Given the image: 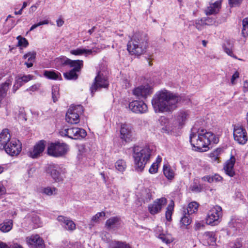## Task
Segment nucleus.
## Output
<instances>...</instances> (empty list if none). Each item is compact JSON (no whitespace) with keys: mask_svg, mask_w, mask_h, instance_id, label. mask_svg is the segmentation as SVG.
Instances as JSON below:
<instances>
[{"mask_svg":"<svg viewBox=\"0 0 248 248\" xmlns=\"http://www.w3.org/2000/svg\"><path fill=\"white\" fill-rule=\"evenodd\" d=\"M16 39L18 40V46L26 47L29 45L28 41L25 38L19 35Z\"/></svg>","mask_w":248,"mask_h":248,"instance_id":"obj_42","label":"nucleus"},{"mask_svg":"<svg viewBox=\"0 0 248 248\" xmlns=\"http://www.w3.org/2000/svg\"><path fill=\"white\" fill-rule=\"evenodd\" d=\"M120 138L126 142H129L133 139L132 127L130 124H122L120 128Z\"/></svg>","mask_w":248,"mask_h":248,"instance_id":"obj_15","label":"nucleus"},{"mask_svg":"<svg viewBox=\"0 0 248 248\" xmlns=\"http://www.w3.org/2000/svg\"><path fill=\"white\" fill-rule=\"evenodd\" d=\"M223 152V149L221 148H218L209 154V157L211 158L212 161L219 162V155Z\"/></svg>","mask_w":248,"mask_h":248,"instance_id":"obj_28","label":"nucleus"},{"mask_svg":"<svg viewBox=\"0 0 248 248\" xmlns=\"http://www.w3.org/2000/svg\"><path fill=\"white\" fill-rule=\"evenodd\" d=\"M43 75L44 77L49 79L57 80L61 78L60 73L54 70H44Z\"/></svg>","mask_w":248,"mask_h":248,"instance_id":"obj_26","label":"nucleus"},{"mask_svg":"<svg viewBox=\"0 0 248 248\" xmlns=\"http://www.w3.org/2000/svg\"><path fill=\"white\" fill-rule=\"evenodd\" d=\"M120 220V218L118 217H111L106 221V226L108 229L114 228L118 225Z\"/></svg>","mask_w":248,"mask_h":248,"instance_id":"obj_27","label":"nucleus"},{"mask_svg":"<svg viewBox=\"0 0 248 248\" xmlns=\"http://www.w3.org/2000/svg\"><path fill=\"white\" fill-rule=\"evenodd\" d=\"M6 189L5 187L1 184H0V198L5 193Z\"/></svg>","mask_w":248,"mask_h":248,"instance_id":"obj_57","label":"nucleus"},{"mask_svg":"<svg viewBox=\"0 0 248 248\" xmlns=\"http://www.w3.org/2000/svg\"><path fill=\"white\" fill-rule=\"evenodd\" d=\"M51 93L53 101L55 103L58 100L60 97L59 88L58 86L56 85L52 86Z\"/></svg>","mask_w":248,"mask_h":248,"instance_id":"obj_37","label":"nucleus"},{"mask_svg":"<svg viewBox=\"0 0 248 248\" xmlns=\"http://www.w3.org/2000/svg\"><path fill=\"white\" fill-rule=\"evenodd\" d=\"M109 248H130V247L125 242L114 241L110 244Z\"/></svg>","mask_w":248,"mask_h":248,"instance_id":"obj_36","label":"nucleus"},{"mask_svg":"<svg viewBox=\"0 0 248 248\" xmlns=\"http://www.w3.org/2000/svg\"><path fill=\"white\" fill-rule=\"evenodd\" d=\"M98 50L99 49H96L94 50V49H87L85 48H78L76 49L71 50L70 51V53L74 55H82L84 54L86 55H90L92 54L93 52L97 53V50Z\"/></svg>","mask_w":248,"mask_h":248,"instance_id":"obj_24","label":"nucleus"},{"mask_svg":"<svg viewBox=\"0 0 248 248\" xmlns=\"http://www.w3.org/2000/svg\"><path fill=\"white\" fill-rule=\"evenodd\" d=\"M227 46L224 45L223 46L224 51L230 56L237 59V57L233 54L232 52V48L233 47V45L231 42L230 41L228 40L226 41Z\"/></svg>","mask_w":248,"mask_h":248,"instance_id":"obj_30","label":"nucleus"},{"mask_svg":"<svg viewBox=\"0 0 248 248\" xmlns=\"http://www.w3.org/2000/svg\"><path fill=\"white\" fill-rule=\"evenodd\" d=\"M13 221L12 219H6L0 224V231L2 232H9L13 228Z\"/></svg>","mask_w":248,"mask_h":248,"instance_id":"obj_25","label":"nucleus"},{"mask_svg":"<svg viewBox=\"0 0 248 248\" xmlns=\"http://www.w3.org/2000/svg\"><path fill=\"white\" fill-rule=\"evenodd\" d=\"M12 140L9 130H3L0 133V149L3 150Z\"/></svg>","mask_w":248,"mask_h":248,"instance_id":"obj_21","label":"nucleus"},{"mask_svg":"<svg viewBox=\"0 0 248 248\" xmlns=\"http://www.w3.org/2000/svg\"><path fill=\"white\" fill-rule=\"evenodd\" d=\"M242 33L244 37L248 36V18H246L243 20V29Z\"/></svg>","mask_w":248,"mask_h":248,"instance_id":"obj_41","label":"nucleus"},{"mask_svg":"<svg viewBox=\"0 0 248 248\" xmlns=\"http://www.w3.org/2000/svg\"><path fill=\"white\" fill-rule=\"evenodd\" d=\"M105 213L104 212H98L93 217L92 220L93 222H96L98 219L101 217H104Z\"/></svg>","mask_w":248,"mask_h":248,"instance_id":"obj_49","label":"nucleus"},{"mask_svg":"<svg viewBox=\"0 0 248 248\" xmlns=\"http://www.w3.org/2000/svg\"><path fill=\"white\" fill-rule=\"evenodd\" d=\"M57 25L58 27H61L63 25L64 21L62 19H58L57 21Z\"/></svg>","mask_w":248,"mask_h":248,"instance_id":"obj_60","label":"nucleus"},{"mask_svg":"<svg viewBox=\"0 0 248 248\" xmlns=\"http://www.w3.org/2000/svg\"><path fill=\"white\" fill-rule=\"evenodd\" d=\"M167 200L165 198H161L155 200L153 203L148 206V210L152 215L159 213L163 206L167 204Z\"/></svg>","mask_w":248,"mask_h":248,"instance_id":"obj_16","label":"nucleus"},{"mask_svg":"<svg viewBox=\"0 0 248 248\" xmlns=\"http://www.w3.org/2000/svg\"><path fill=\"white\" fill-rule=\"evenodd\" d=\"M108 85L109 83L107 78L101 73L100 72H98L94 79V82L90 87V91L92 96L99 89L102 88H108Z\"/></svg>","mask_w":248,"mask_h":248,"instance_id":"obj_11","label":"nucleus"},{"mask_svg":"<svg viewBox=\"0 0 248 248\" xmlns=\"http://www.w3.org/2000/svg\"><path fill=\"white\" fill-rule=\"evenodd\" d=\"M199 204L196 202H192L189 203L187 208V213L191 215L198 211Z\"/></svg>","mask_w":248,"mask_h":248,"instance_id":"obj_34","label":"nucleus"},{"mask_svg":"<svg viewBox=\"0 0 248 248\" xmlns=\"http://www.w3.org/2000/svg\"><path fill=\"white\" fill-rule=\"evenodd\" d=\"M83 111V107L81 105L70 107L66 114V121L71 124L78 123L79 115L82 113Z\"/></svg>","mask_w":248,"mask_h":248,"instance_id":"obj_9","label":"nucleus"},{"mask_svg":"<svg viewBox=\"0 0 248 248\" xmlns=\"http://www.w3.org/2000/svg\"><path fill=\"white\" fill-rule=\"evenodd\" d=\"M188 114L187 111L181 110L178 112L177 120L180 125L183 124L186 121Z\"/></svg>","mask_w":248,"mask_h":248,"instance_id":"obj_31","label":"nucleus"},{"mask_svg":"<svg viewBox=\"0 0 248 248\" xmlns=\"http://www.w3.org/2000/svg\"><path fill=\"white\" fill-rule=\"evenodd\" d=\"M222 208L216 205L212 208L208 213L206 218V222L208 225L215 226L219 222V219L222 217Z\"/></svg>","mask_w":248,"mask_h":248,"instance_id":"obj_10","label":"nucleus"},{"mask_svg":"<svg viewBox=\"0 0 248 248\" xmlns=\"http://www.w3.org/2000/svg\"><path fill=\"white\" fill-rule=\"evenodd\" d=\"M152 93V88L149 85L139 86L133 91V94L138 98H146Z\"/></svg>","mask_w":248,"mask_h":248,"instance_id":"obj_17","label":"nucleus"},{"mask_svg":"<svg viewBox=\"0 0 248 248\" xmlns=\"http://www.w3.org/2000/svg\"><path fill=\"white\" fill-rule=\"evenodd\" d=\"M222 178L217 174H215L213 176L207 175L202 177V179L203 181H207L208 183H213L214 182H217L222 180Z\"/></svg>","mask_w":248,"mask_h":248,"instance_id":"obj_29","label":"nucleus"},{"mask_svg":"<svg viewBox=\"0 0 248 248\" xmlns=\"http://www.w3.org/2000/svg\"><path fill=\"white\" fill-rule=\"evenodd\" d=\"M182 98L177 94L167 90L157 92L152 100L155 112H172L178 107Z\"/></svg>","mask_w":248,"mask_h":248,"instance_id":"obj_1","label":"nucleus"},{"mask_svg":"<svg viewBox=\"0 0 248 248\" xmlns=\"http://www.w3.org/2000/svg\"><path fill=\"white\" fill-rule=\"evenodd\" d=\"M173 210V203H170L167 208L166 212V218L168 221H170L171 219V215Z\"/></svg>","mask_w":248,"mask_h":248,"instance_id":"obj_40","label":"nucleus"},{"mask_svg":"<svg viewBox=\"0 0 248 248\" xmlns=\"http://www.w3.org/2000/svg\"><path fill=\"white\" fill-rule=\"evenodd\" d=\"M57 189L55 187H46L43 189V192L48 196L55 194L57 193Z\"/></svg>","mask_w":248,"mask_h":248,"instance_id":"obj_43","label":"nucleus"},{"mask_svg":"<svg viewBox=\"0 0 248 248\" xmlns=\"http://www.w3.org/2000/svg\"><path fill=\"white\" fill-rule=\"evenodd\" d=\"M129 108L132 112L137 114L146 113L148 110L147 105L143 101L134 100L129 104Z\"/></svg>","mask_w":248,"mask_h":248,"instance_id":"obj_14","label":"nucleus"},{"mask_svg":"<svg viewBox=\"0 0 248 248\" xmlns=\"http://www.w3.org/2000/svg\"><path fill=\"white\" fill-rule=\"evenodd\" d=\"M48 23H49V22H48V20H45L44 21H40L39 23H38L39 26L43 25L48 24Z\"/></svg>","mask_w":248,"mask_h":248,"instance_id":"obj_62","label":"nucleus"},{"mask_svg":"<svg viewBox=\"0 0 248 248\" xmlns=\"http://www.w3.org/2000/svg\"><path fill=\"white\" fill-rule=\"evenodd\" d=\"M37 9V6L36 5H32L30 8V13L34 12Z\"/></svg>","mask_w":248,"mask_h":248,"instance_id":"obj_63","label":"nucleus"},{"mask_svg":"<svg viewBox=\"0 0 248 248\" xmlns=\"http://www.w3.org/2000/svg\"><path fill=\"white\" fill-rule=\"evenodd\" d=\"M180 222L184 226H188L189 225L191 222V218L190 217V215L185 212L182 217Z\"/></svg>","mask_w":248,"mask_h":248,"instance_id":"obj_38","label":"nucleus"},{"mask_svg":"<svg viewBox=\"0 0 248 248\" xmlns=\"http://www.w3.org/2000/svg\"><path fill=\"white\" fill-rule=\"evenodd\" d=\"M190 188L191 191L193 192H200L201 191V188L200 187V186H199L196 184H195L191 186Z\"/></svg>","mask_w":248,"mask_h":248,"instance_id":"obj_54","label":"nucleus"},{"mask_svg":"<svg viewBox=\"0 0 248 248\" xmlns=\"http://www.w3.org/2000/svg\"><path fill=\"white\" fill-rule=\"evenodd\" d=\"M45 142L46 141L44 140H41L37 142L34 146L33 150L28 152V156L32 158H36L39 156L45 150Z\"/></svg>","mask_w":248,"mask_h":248,"instance_id":"obj_19","label":"nucleus"},{"mask_svg":"<svg viewBox=\"0 0 248 248\" xmlns=\"http://www.w3.org/2000/svg\"><path fill=\"white\" fill-rule=\"evenodd\" d=\"M57 220L67 230L73 231L76 229L75 223L68 217L63 216H59L57 217Z\"/></svg>","mask_w":248,"mask_h":248,"instance_id":"obj_20","label":"nucleus"},{"mask_svg":"<svg viewBox=\"0 0 248 248\" xmlns=\"http://www.w3.org/2000/svg\"><path fill=\"white\" fill-rule=\"evenodd\" d=\"M60 133L62 136H67L74 140L83 139L87 135L86 131L84 129L78 127L63 129L61 130Z\"/></svg>","mask_w":248,"mask_h":248,"instance_id":"obj_8","label":"nucleus"},{"mask_svg":"<svg viewBox=\"0 0 248 248\" xmlns=\"http://www.w3.org/2000/svg\"><path fill=\"white\" fill-rule=\"evenodd\" d=\"M46 171L55 182H62L65 177V169L58 164H48L46 168Z\"/></svg>","mask_w":248,"mask_h":248,"instance_id":"obj_6","label":"nucleus"},{"mask_svg":"<svg viewBox=\"0 0 248 248\" xmlns=\"http://www.w3.org/2000/svg\"><path fill=\"white\" fill-rule=\"evenodd\" d=\"M229 3L231 6L238 5L241 3L242 0H228Z\"/></svg>","mask_w":248,"mask_h":248,"instance_id":"obj_55","label":"nucleus"},{"mask_svg":"<svg viewBox=\"0 0 248 248\" xmlns=\"http://www.w3.org/2000/svg\"><path fill=\"white\" fill-rule=\"evenodd\" d=\"M31 221L34 223V224L37 225L38 226H39V223L40 222V219L39 217L35 215H34L31 218Z\"/></svg>","mask_w":248,"mask_h":248,"instance_id":"obj_52","label":"nucleus"},{"mask_svg":"<svg viewBox=\"0 0 248 248\" xmlns=\"http://www.w3.org/2000/svg\"><path fill=\"white\" fill-rule=\"evenodd\" d=\"M22 85L20 83V82H18L16 80L15 83L13 87V91L14 93H15L16 92L20 87Z\"/></svg>","mask_w":248,"mask_h":248,"instance_id":"obj_53","label":"nucleus"},{"mask_svg":"<svg viewBox=\"0 0 248 248\" xmlns=\"http://www.w3.org/2000/svg\"><path fill=\"white\" fill-rule=\"evenodd\" d=\"M158 170V164L157 163H154L151 165L149 170V171L151 174L155 173Z\"/></svg>","mask_w":248,"mask_h":248,"instance_id":"obj_48","label":"nucleus"},{"mask_svg":"<svg viewBox=\"0 0 248 248\" xmlns=\"http://www.w3.org/2000/svg\"><path fill=\"white\" fill-rule=\"evenodd\" d=\"M11 248H24L21 246L18 245L17 244H14L11 245Z\"/></svg>","mask_w":248,"mask_h":248,"instance_id":"obj_64","label":"nucleus"},{"mask_svg":"<svg viewBox=\"0 0 248 248\" xmlns=\"http://www.w3.org/2000/svg\"><path fill=\"white\" fill-rule=\"evenodd\" d=\"M148 36L146 33L136 32L128 41L127 49L131 55H141L146 52L148 47Z\"/></svg>","mask_w":248,"mask_h":248,"instance_id":"obj_3","label":"nucleus"},{"mask_svg":"<svg viewBox=\"0 0 248 248\" xmlns=\"http://www.w3.org/2000/svg\"><path fill=\"white\" fill-rule=\"evenodd\" d=\"M10 83L7 81L1 84L0 85V100L4 98L9 88Z\"/></svg>","mask_w":248,"mask_h":248,"instance_id":"obj_33","label":"nucleus"},{"mask_svg":"<svg viewBox=\"0 0 248 248\" xmlns=\"http://www.w3.org/2000/svg\"><path fill=\"white\" fill-rule=\"evenodd\" d=\"M60 63L64 65H69L71 67H73L72 69L68 72L63 74L64 77L67 80H76L78 79V72L80 71L83 67V62L82 60H71L66 57H62L58 59Z\"/></svg>","mask_w":248,"mask_h":248,"instance_id":"obj_5","label":"nucleus"},{"mask_svg":"<svg viewBox=\"0 0 248 248\" xmlns=\"http://www.w3.org/2000/svg\"><path fill=\"white\" fill-rule=\"evenodd\" d=\"M33 76L31 75L18 76L16 78V80L18 82H20L21 85L22 86L24 83L28 82L29 81L32 79Z\"/></svg>","mask_w":248,"mask_h":248,"instance_id":"obj_32","label":"nucleus"},{"mask_svg":"<svg viewBox=\"0 0 248 248\" xmlns=\"http://www.w3.org/2000/svg\"><path fill=\"white\" fill-rule=\"evenodd\" d=\"M133 150L135 169L138 171H142L146 164L149 160L152 150L148 146H145L144 148L135 146Z\"/></svg>","mask_w":248,"mask_h":248,"instance_id":"obj_4","label":"nucleus"},{"mask_svg":"<svg viewBox=\"0 0 248 248\" xmlns=\"http://www.w3.org/2000/svg\"><path fill=\"white\" fill-rule=\"evenodd\" d=\"M235 162V157L233 156H232L230 159L227 160L224 167V170L226 173L231 177H232L235 174L233 168Z\"/></svg>","mask_w":248,"mask_h":248,"instance_id":"obj_22","label":"nucleus"},{"mask_svg":"<svg viewBox=\"0 0 248 248\" xmlns=\"http://www.w3.org/2000/svg\"><path fill=\"white\" fill-rule=\"evenodd\" d=\"M239 73L237 71H236L232 76L231 78V83H232V84H234V80L239 77Z\"/></svg>","mask_w":248,"mask_h":248,"instance_id":"obj_56","label":"nucleus"},{"mask_svg":"<svg viewBox=\"0 0 248 248\" xmlns=\"http://www.w3.org/2000/svg\"><path fill=\"white\" fill-rule=\"evenodd\" d=\"M115 167L120 172H123L126 168L125 162L122 159L118 160L115 163Z\"/></svg>","mask_w":248,"mask_h":248,"instance_id":"obj_39","label":"nucleus"},{"mask_svg":"<svg viewBox=\"0 0 248 248\" xmlns=\"http://www.w3.org/2000/svg\"><path fill=\"white\" fill-rule=\"evenodd\" d=\"M202 21L203 24L207 25H212L215 23V19L211 18L210 17H205L202 19Z\"/></svg>","mask_w":248,"mask_h":248,"instance_id":"obj_46","label":"nucleus"},{"mask_svg":"<svg viewBox=\"0 0 248 248\" xmlns=\"http://www.w3.org/2000/svg\"><path fill=\"white\" fill-rule=\"evenodd\" d=\"M3 150L11 156L16 155L21 151V144L18 140L12 139Z\"/></svg>","mask_w":248,"mask_h":248,"instance_id":"obj_13","label":"nucleus"},{"mask_svg":"<svg viewBox=\"0 0 248 248\" xmlns=\"http://www.w3.org/2000/svg\"><path fill=\"white\" fill-rule=\"evenodd\" d=\"M205 225L204 221H200L196 223L195 224V230H200L203 229L205 227Z\"/></svg>","mask_w":248,"mask_h":248,"instance_id":"obj_51","label":"nucleus"},{"mask_svg":"<svg viewBox=\"0 0 248 248\" xmlns=\"http://www.w3.org/2000/svg\"><path fill=\"white\" fill-rule=\"evenodd\" d=\"M67 150L68 146L66 144L58 141L51 142L47 147V152L48 155L58 157L64 155Z\"/></svg>","mask_w":248,"mask_h":248,"instance_id":"obj_7","label":"nucleus"},{"mask_svg":"<svg viewBox=\"0 0 248 248\" xmlns=\"http://www.w3.org/2000/svg\"><path fill=\"white\" fill-rule=\"evenodd\" d=\"M39 87V85H32V86H31L30 88V90L32 91H36V90L38 89Z\"/></svg>","mask_w":248,"mask_h":248,"instance_id":"obj_61","label":"nucleus"},{"mask_svg":"<svg viewBox=\"0 0 248 248\" xmlns=\"http://www.w3.org/2000/svg\"><path fill=\"white\" fill-rule=\"evenodd\" d=\"M221 8V1L217 0L213 3H211L205 10L206 15L217 14Z\"/></svg>","mask_w":248,"mask_h":248,"instance_id":"obj_23","label":"nucleus"},{"mask_svg":"<svg viewBox=\"0 0 248 248\" xmlns=\"http://www.w3.org/2000/svg\"><path fill=\"white\" fill-rule=\"evenodd\" d=\"M0 248H11V246L9 247L6 243L0 241Z\"/></svg>","mask_w":248,"mask_h":248,"instance_id":"obj_59","label":"nucleus"},{"mask_svg":"<svg viewBox=\"0 0 248 248\" xmlns=\"http://www.w3.org/2000/svg\"><path fill=\"white\" fill-rule=\"evenodd\" d=\"M36 53L35 51L29 52L28 53L24 55L23 57L24 59L28 58V62H34Z\"/></svg>","mask_w":248,"mask_h":248,"instance_id":"obj_44","label":"nucleus"},{"mask_svg":"<svg viewBox=\"0 0 248 248\" xmlns=\"http://www.w3.org/2000/svg\"><path fill=\"white\" fill-rule=\"evenodd\" d=\"M234 140L240 144H245L248 140L247 132L242 126L234 125L233 128Z\"/></svg>","mask_w":248,"mask_h":248,"instance_id":"obj_12","label":"nucleus"},{"mask_svg":"<svg viewBox=\"0 0 248 248\" xmlns=\"http://www.w3.org/2000/svg\"><path fill=\"white\" fill-rule=\"evenodd\" d=\"M159 238L163 242L166 244H170L172 242L171 238H169L165 234H161L159 235Z\"/></svg>","mask_w":248,"mask_h":248,"instance_id":"obj_47","label":"nucleus"},{"mask_svg":"<svg viewBox=\"0 0 248 248\" xmlns=\"http://www.w3.org/2000/svg\"><path fill=\"white\" fill-rule=\"evenodd\" d=\"M248 91V81L245 80L243 85V91L244 93L247 92Z\"/></svg>","mask_w":248,"mask_h":248,"instance_id":"obj_58","label":"nucleus"},{"mask_svg":"<svg viewBox=\"0 0 248 248\" xmlns=\"http://www.w3.org/2000/svg\"><path fill=\"white\" fill-rule=\"evenodd\" d=\"M232 248H240L243 247L242 242L239 239H237L235 242L232 244Z\"/></svg>","mask_w":248,"mask_h":248,"instance_id":"obj_50","label":"nucleus"},{"mask_svg":"<svg viewBox=\"0 0 248 248\" xmlns=\"http://www.w3.org/2000/svg\"><path fill=\"white\" fill-rule=\"evenodd\" d=\"M189 139L193 149L199 152L206 151L203 148L208 147L211 143H217L219 140L213 133L204 129H199L197 134L192 132Z\"/></svg>","mask_w":248,"mask_h":248,"instance_id":"obj_2","label":"nucleus"},{"mask_svg":"<svg viewBox=\"0 0 248 248\" xmlns=\"http://www.w3.org/2000/svg\"><path fill=\"white\" fill-rule=\"evenodd\" d=\"M203 235L210 242H216L215 234L213 232H205Z\"/></svg>","mask_w":248,"mask_h":248,"instance_id":"obj_45","label":"nucleus"},{"mask_svg":"<svg viewBox=\"0 0 248 248\" xmlns=\"http://www.w3.org/2000/svg\"><path fill=\"white\" fill-rule=\"evenodd\" d=\"M27 244L31 248H44L45 244L43 239L37 234L32 235L26 238Z\"/></svg>","mask_w":248,"mask_h":248,"instance_id":"obj_18","label":"nucleus"},{"mask_svg":"<svg viewBox=\"0 0 248 248\" xmlns=\"http://www.w3.org/2000/svg\"><path fill=\"white\" fill-rule=\"evenodd\" d=\"M163 172L168 180H172L174 178V172L170 167L164 166L163 167Z\"/></svg>","mask_w":248,"mask_h":248,"instance_id":"obj_35","label":"nucleus"}]
</instances>
